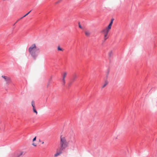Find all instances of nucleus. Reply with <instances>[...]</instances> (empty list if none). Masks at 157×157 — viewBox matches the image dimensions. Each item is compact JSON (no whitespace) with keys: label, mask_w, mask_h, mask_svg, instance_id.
<instances>
[{"label":"nucleus","mask_w":157,"mask_h":157,"mask_svg":"<svg viewBox=\"0 0 157 157\" xmlns=\"http://www.w3.org/2000/svg\"><path fill=\"white\" fill-rule=\"evenodd\" d=\"M29 52L34 59H36L39 53V48L36 46L35 44H32L28 49Z\"/></svg>","instance_id":"nucleus-1"},{"label":"nucleus","mask_w":157,"mask_h":157,"mask_svg":"<svg viewBox=\"0 0 157 157\" xmlns=\"http://www.w3.org/2000/svg\"><path fill=\"white\" fill-rule=\"evenodd\" d=\"M69 143L64 137H60L59 148L61 150H65L68 146Z\"/></svg>","instance_id":"nucleus-2"},{"label":"nucleus","mask_w":157,"mask_h":157,"mask_svg":"<svg viewBox=\"0 0 157 157\" xmlns=\"http://www.w3.org/2000/svg\"><path fill=\"white\" fill-rule=\"evenodd\" d=\"M25 154V153L23 151H20L12 154L9 157H22Z\"/></svg>","instance_id":"nucleus-3"},{"label":"nucleus","mask_w":157,"mask_h":157,"mask_svg":"<svg viewBox=\"0 0 157 157\" xmlns=\"http://www.w3.org/2000/svg\"><path fill=\"white\" fill-rule=\"evenodd\" d=\"M67 75V72H64V73L62 75V78L61 79L62 81V85L63 86L65 85L66 82L65 80V78Z\"/></svg>","instance_id":"nucleus-4"},{"label":"nucleus","mask_w":157,"mask_h":157,"mask_svg":"<svg viewBox=\"0 0 157 157\" xmlns=\"http://www.w3.org/2000/svg\"><path fill=\"white\" fill-rule=\"evenodd\" d=\"M2 77L3 78L7 83H9L11 82L10 78L7 76L2 75Z\"/></svg>","instance_id":"nucleus-5"},{"label":"nucleus","mask_w":157,"mask_h":157,"mask_svg":"<svg viewBox=\"0 0 157 157\" xmlns=\"http://www.w3.org/2000/svg\"><path fill=\"white\" fill-rule=\"evenodd\" d=\"M109 31L107 29L105 28L102 30L101 33H103L104 34H108Z\"/></svg>","instance_id":"nucleus-6"},{"label":"nucleus","mask_w":157,"mask_h":157,"mask_svg":"<svg viewBox=\"0 0 157 157\" xmlns=\"http://www.w3.org/2000/svg\"><path fill=\"white\" fill-rule=\"evenodd\" d=\"M62 151L63 150H61L60 149H59V152H57L56 153V154H55L54 155V156L55 157H56L58 155H59L61 154L62 153Z\"/></svg>","instance_id":"nucleus-7"},{"label":"nucleus","mask_w":157,"mask_h":157,"mask_svg":"<svg viewBox=\"0 0 157 157\" xmlns=\"http://www.w3.org/2000/svg\"><path fill=\"white\" fill-rule=\"evenodd\" d=\"M77 77V76L76 74H74L71 80V81L72 82H74V81L75 80Z\"/></svg>","instance_id":"nucleus-8"},{"label":"nucleus","mask_w":157,"mask_h":157,"mask_svg":"<svg viewBox=\"0 0 157 157\" xmlns=\"http://www.w3.org/2000/svg\"><path fill=\"white\" fill-rule=\"evenodd\" d=\"M52 79V77L51 76L50 78L48 80V82L47 84V87L48 88L50 86V85L51 83V80Z\"/></svg>","instance_id":"nucleus-9"},{"label":"nucleus","mask_w":157,"mask_h":157,"mask_svg":"<svg viewBox=\"0 0 157 157\" xmlns=\"http://www.w3.org/2000/svg\"><path fill=\"white\" fill-rule=\"evenodd\" d=\"M108 83V82L107 80H105V82L104 84L103 85L102 87V88H104Z\"/></svg>","instance_id":"nucleus-10"},{"label":"nucleus","mask_w":157,"mask_h":157,"mask_svg":"<svg viewBox=\"0 0 157 157\" xmlns=\"http://www.w3.org/2000/svg\"><path fill=\"white\" fill-rule=\"evenodd\" d=\"M85 34L86 36H88L90 35V33L89 31H86L85 32Z\"/></svg>","instance_id":"nucleus-11"},{"label":"nucleus","mask_w":157,"mask_h":157,"mask_svg":"<svg viewBox=\"0 0 157 157\" xmlns=\"http://www.w3.org/2000/svg\"><path fill=\"white\" fill-rule=\"evenodd\" d=\"M57 50L58 51H63L64 49L61 48L59 46L57 47Z\"/></svg>","instance_id":"nucleus-12"},{"label":"nucleus","mask_w":157,"mask_h":157,"mask_svg":"<svg viewBox=\"0 0 157 157\" xmlns=\"http://www.w3.org/2000/svg\"><path fill=\"white\" fill-rule=\"evenodd\" d=\"M112 25L109 24V25H108V26L107 27H106V28L109 31L111 29Z\"/></svg>","instance_id":"nucleus-13"},{"label":"nucleus","mask_w":157,"mask_h":157,"mask_svg":"<svg viewBox=\"0 0 157 157\" xmlns=\"http://www.w3.org/2000/svg\"><path fill=\"white\" fill-rule=\"evenodd\" d=\"M104 37L105 40L107 39L108 38V34H104Z\"/></svg>","instance_id":"nucleus-14"},{"label":"nucleus","mask_w":157,"mask_h":157,"mask_svg":"<svg viewBox=\"0 0 157 157\" xmlns=\"http://www.w3.org/2000/svg\"><path fill=\"white\" fill-rule=\"evenodd\" d=\"M113 55L112 52V51H110L109 53V57H111Z\"/></svg>","instance_id":"nucleus-15"},{"label":"nucleus","mask_w":157,"mask_h":157,"mask_svg":"<svg viewBox=\"0 0 157 157\" xmlns=\"http://www.w3.org/2000/svg\"><path fill=\"white\" fill-rule=\"evenodd\" d=\"M31 105L32 106H35V101L33 100L31 102Z\"/></svg>","instance_id":"nucleus-16"},{"label":"nucleus","mask_w":157,"mask_h":157,"mask_svg":"<svg viewBox=\"0 0 157 157\" xmlns=\"http://www.w3.org/2000/svg\"><path fill=\"white\" fill-rule=\"evenodd\" d=\"M31 10L29 12H28L26 14H25L24 16H23V17H25V16H27L28 14H29L31 12Z\"/></svg>","instance_id":"nucleus-17"},{"label":"nucleus","mask_w":157,"mask_h":157,"mask_svg":"<svg viewBox=\"0 0 157 157\" xmlns=\"http://www.w3.org/2000/svg\"><path fill=\"white\" fill-rule=\"evenodd\" d=\"M62 0H59L58 1L56 2L55 3V4H56L58 3H59Z\"/></svg>","instance_id":"nucleus-18"},{"label":"nucleus","mask_w":157,"mask_h":157,"mask_svg":"<svg viewBox=\"0 0 157 157\" xmlns=\"http://www.w3.org/2000/svg\"><path fill=\"white\" fill-rule=\"evenodd\" d=\"M34 113H35L36 114H37V112L36 109L33 110Z\"/></svg>","instance_id":"nucleus-19"},{"label":"nucleus","mask_w":157,"mask_h":157,"mask_svg":"<svg viewBox=\"0 0 157 157\" xmlns=\"http://www.w3.org/2000/svg\"><path fill=\"white\" fill-rule=\"evenodd\" d=\"M113 20H114V19H113L111 20V21L110 23H109L110 24H111V25H112V24L113 23Z\"/></svg>","instance_id":"nucleus-20"},{"label":"nucleus","mask_w":157,"mask_h":157,"mask_svg":"<svg viewBox=\"0 0 157 157\" xmlns=\"http://www.w3.org/2000/svg\"><path fill=\"white\" fill-rule=\"evenodd\" d=\"M72 82L71 81V82H70L69 84H68V86L69 87H70L71 86V83L72 82Z\"/></svg>","instance_id":"nucleus-21"},{"label":"nucleus","mask_w":157,"mask_h":157,"mask_svg":"<svg viewBox=\"0 0 157 157\" xmlns=\"http://www.w3.org/2000/svg\"><path fill=\"white\" fill-rule=\"evenodd\" d=\"M79 27L81 29H82V26L80 25V23H79Z\"/></svg>","instance_id":"nucleus-22"},{"label":"nucleus","mask_w":157,"mask_h":157,"mask_svg":"<svg viewBox=\"0 0 157 157\" xmlns=\"http://www.w3.org/2000/svg\"><path fill=\"white\" fill-rule=\"evenodd\" d=\"M36 137L35 136L33 139V141H35L36 140Z\"/></svg>","instance_id":"nucleus-23"},{"label":"nucleus","mask_w":157,"mask_h":157,"mask_svg":"<svg viewBox=\"0 0 157 157\" xmlns=\"http://www.w3.org/2000/svg\"><path fill=\"white\" fill-rule=\"evenodd\" d=\"M32 144L34 146L36 147V145L34 143H33Z\"/></svg>","instance_id":"nucleus-24"},{"label":"nucleus","mask_w":157,"mask_h":157,"mask_svg":"<svg viewBox=\"0 0 157 157\" xmlns=\"http://www.w3.org/2000/svg\"><path fill=\"white\" fill-rule=\"evenodd\" d=\"M109 70H108L107 71V75H106L107 77L108 76V74H109Z\"/></svg>","instance_id":"nucleus-25"},{"label":"nucleus","mask_w":157,"mask_h":157,"mask_svg":"<svg viewBox=\"0 0 157 157\" xmlns=\"http://www.w3.org/2000/svg\"><path fill=\"white\" fill-rule=\"evenodd\" d=\"M33 110H34V109H36L35 108V106H33Z\"/></svg>","instance_id":"nucleus-26"},{"label":"nucleus","mask_w":157,"mask_h":157,"mask_svg":"<svg viewBox=\"0 0 157 157\" xmlns=\"http://www.w3.org/2000/svg\"><path fill=\"white\" fill-rule=\"evenodd\" d=\"M19 19H18L17 21L16 22H15V23L13 25H15V24L17 23L19 21Z\"/></svg>","instance_id":"nucleus-27"},{"label":"nucleus","mask_w":157,"mask_h":157,"mask_svg":"<svg viewBox=\"0 0 157 157\" xmlns=\"http://www.w3.org/2000/svg\"><path fill=\"white\" fill-rule=\"evenodd\" d=\"M24 17H21L19 19V20H21V19H22Z\"/></svg>","instance_id":"nucleus-28"},{"label":"nucleus","mask_w":157,"mask_h":157,"mask_svg":"<svg viewBox=\"0 0 157 157\" xmlns=\"http://www.w3.org/2000/svg\"><path fill=\"white\" fill-rule=\"evenodd\" d=\"M39 142H41L40 140H39Z\"/></svg>","instance_id":"nucleus-29"},{"label":"nucleus","mask_w":157,"mask_h":157,"mask_svg":"<svg viewBox=\"0 0 157 157\" xmlns=\"http://www.w3.org/2000/svg\"><path fill=\"white\" fill-rule=\"evenodd\" d=\"M44 142H42V144H44Z\"/></svg>","instance_id":"nucleus-30"}]
</instances>
